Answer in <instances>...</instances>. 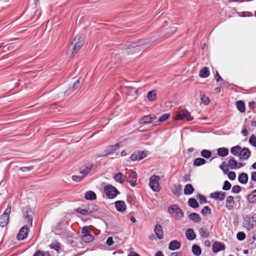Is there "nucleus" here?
<instances>
[{"label": "nucleus", "instance_id": "obj_1", "mask_svg": "<svg viewBox=\"0 0 256 256\" xmlns=\"http://www.w3.org/2000/svg\"><path fill=\"white\" fill-rule=\"evenodd\" d=\"M84 44V37L78 35L72 40L69 50L72 53H76Z\"/></svg>", "mask_w": 256, "mask_h": 256}, {"label": "nucleus", "instance_id": "obj_2", "mask_svg": "<svg viewBox=\"0 0 256 256\" xmlns=\"http://www.w3.org/2000/svg\"><path fill=\"white\" fill-rule=\"evenodd\" d=\"M148 43L146 40H140L136 42H133L132 44H129L126 50V53L133 54L136 52L140 49V46H144Z\"/></svg>", "mask_w": 256, "mask_h": 256}, {"label": "nucleus", "instance_id": "obj_3", "mask_svg": "<svg viewBox=\"0 0 256 256\" xmlns=\"http://www.w3.org/2000/svg\"><path fill=\"white\" fill-rule=\"evenodd\" d=\"M25 223L30 226H32L34 213L29 206H25L22 209Z\"/></svg>", "mask_w": 256, "mask_h": 256}, {"label": "nucleus", "instance_id": "obj_4", "mask_svg": "<svg viewBox=\"0 0 256 256\" xmlns=\"http://www.w3.org/2000/svg\"><path fill=\"white\" fill-rule=\"evenodd\" d=\"M168 212L178 220H180L184 216V212L177 205L174 204L170 206L168 208Z\"/></svg>", "mask_w": 256, "mask_h": 256}, {"label": "nucleus", "instance_id": "obj_5", "mask_svg": "<svg viewBox=\"0 0 256 256\" xmlns=\"http://www.w3.org/2000/svg\"><path fill=\"white\" fill-rule=\"evenodd\" d=\"M104 192L108 198H115L120 192L113 186L108 184L104 188Z\"/></svg>", "mask_w": 256, "mask_h": 256}, {"label": "nucleus", "instance_id": "obj_6", "mask_svg": "<svg viewBox=\"0 0 256 256\" xmlns=\"http://www.w3.org/2000/svg\"><path fill=\"white\" fill-rule=\"evenodd\" d=\"M11 211V204L10 203L8 205L7 208L4 212L0 217V226L4 227L8 224L10 218V214Z\"/></svg>", "mask_w": 256, "mask_h": 256}, {"label": "nucleus", "instance_id": "obj_7", "mask_svg": "<svg viewBox=\"0 0 256 256\" xmlns=\"http://www.w3.org/2000/svg\"><path fill=\"white\" fill-rule=\"evenodd\" d=\"M160 180V176L156 175H153L150 178L149 185L152 190L154 192H159L160 190L159 184Z\"/></svg>", "mask_w": 256, "mask_h": 256}, {"label": "nucleus", "instance_id": "obj_8", "mask_svg": "<svg viewBox=\"0 0 256 256\" xmlns=\"http://www.w3.org/2000/svg\"><path fill=\"white\" fill-rule=\"evenodd\" d=\"M148 152L146 151H136L130 156L132 161L140 160L146 157Z\"/></svg>", "mask_w": 256, "mask_h": 256}, {"label": "nucleus", "instance_id": "obj_9", "mask_svg": "<svg viewBox=\"0 0 256 256\" xmlns=\"http://www.w3.org/2000/svg\"><path fill=\"white\" fill-rule=\"evenodd\" d=\"M28 226V224H26L24 226L20 228L16 236L18 240H23L27 237L30 232Z\"/></svg>", "mask_w": 256, "mask_h": 256}, {"label": "nucleus", "instance_id": "obj_10", "mask_svg": "<svg viewBox=\"0 0 256 256\" xmlns=\"http://www.w3.org/2000/svg\"><path fill=\"white\" fill-rule=\"evenodd\" d=\"M97 210L96 206L94 204H92L88 206V208H84L82 209V208H78L76 210V211L84 216H88L93 212H96Z\"/></svg>", "mask_w": 256, "mask_h": 256}, {"label": "nucleus", "instance_id": "obj_11", "mask_svg": "<svg viewBox=\"0 0 256 256\" xmlns=\"http://www.w3.org/2000/svg\"><path fill=\"white\" fill-rule=\"evenodd\" d=\"M243 224L247 230H250L256 225V222L253 219L252 216L250 217L247 216L244 218Z\"/></svg>", "mask_w": 256, "mask_h": 256}, {"label": "nucleus", "instance_id": "obj_12", "mask_svg": "<svg viewBox=\"0 0 256 256\" xmlns=\"http://www.w3.org/2000/svg\"><path fill=\"white\" fill-rule=\"evenodd\" d=\"M93 167V163L88 162L80 168V172L85 177L91 171Z\"/></svg>", "mask_w": 256, "mask_h": 256}, {"label": "nucleus", "instance_id": "obj_13", "mask_svg": "<svg viewBox=\"0 0 256 256\" xmlns=\"http://www.w3.org/2000/svg\"><path fill=\"white\" fill-rule=\"evenodd\" d=\"M226 194L222 192H215L210 194V198L215 200L222 201L224 200Z\"/></svg>", "mask_w": 256, "mask_h": 256}, {"label": "nucleus", "instance_id": "obj_14", "mask_svg": "<svg viewBox=\"0 0 256 256\" xmlns=\"http://www.w3.org/2000/svg\"><path fill=\"white\" fill-rule=\"evenodd\" d=\"M82 83L80 82V80L78 79L76 82L74 83L72 88H70L68 90L64 92V94L68 96L71 94L74 91L78 90L82 86Z\"/></svg>", "mask_w": 256, "mask_h": 256}, {"label": "nucleus", "instance_id": "obj_15", "mask_svg": "<svg viewBox=\"0 0 256 256\" xmlns=\"http://www.w3.org/2000/svg\"><path fill=\"white\" fill-rule=\"evenodd\" d=\"M126 176L120 172L116 174L113 176L114 180L120 184H123L126 182Z\"/></svg>", "mask_w": 256, "mask_h": 256}, {"label": "nucleus", "instance_id": "obj_16", "mask_svg": "<svg viewBox=\"0 0 256 256\" xmlns=\"http://www.w3.org/2000/svg\"><path fill=\"white\" fill-rule=\"evenodd\" d=\"M225 249V246L220 242H216L212 246V250L213 252L216 254L221 250Z\"/></svg>", "mask_w": 256, "mask_h": 256}, {"label": "nucleus", "instance_id": "obj_17", "mask_svg": "<svg viewBox=\"0 0 256 256\" xmlns=\"http://www.w3.org/2000/svg\"><path fill=\"white\" fill-rule=\"evenodd\" d=\"M120 144L117 143L115 144L110 146L104 150L105 154L102 156H108L114 153L120 148Z\"/></svg>", "mask_w": 256, "mask_h": 256}, {"label": "nucleus", "instance_id": "obj_18", "mask_svg": "<svg viewBox=\"0 0 256 256\" xmlns=\"http://www.w3.org/2000/svg\"><path fill=\"white\" fill-rule=\"evenodd\" d=\"M250 151L247 148H244L241 150L239 154V158L240 160L244 159L248 160L250 156Z\"/></svg>", "mask_w": 256, "mask_h": 256}, {"label": "nucleus", "instance_id": "obj_19", "mask_svg": "<svg viewBox=\"0 0 256 256\" xmlns=\"http://www.w3.org/2000/svg\"><path fill=\"white\" fill-rule=\"evenodd\" d=\"M156 118V116L154 114L145 116L140 120V123L141 124H149Z\"/></svg>", "mask_w": 256, "mask_h": 256}, {"label": "nucleus", "instance_id": "obj_20", "mask_svg": "<svg viewBox=\"0 0 256 256\" xmlns=\"http://www.w3.org/2000/svg\"><path fill=\"white\" fill-rule=\"evenodd\" d=\"M154 232L156 236L158 239L160 240L163 238L164 232L161 225L158 224H156V226H154Z\"/></svg>", "mask_w": 256, "mask_h": 256}, {"label": "nucleus", "instance_id": "obj_21", "mask_svg": "<svg viewBox=\"0 0 256 256\" xmlns=\"http://www.w3.org/2000/svg\"><path fill=\"white\" fill-rule=\"evenodd\" d=\"M115 206L116 210L119 212H124L126 208L125 202L122 200H118L116 202Z\"/></svg>", "mask_w": 256, "mask_h": 256}, {"label": "nucleus", "instance_id": "obj_22", "mask_svg": "<svg viewBox=\"0 0 256 256\" xmlns=\"http://www.w3.org/2000/svg\"><path fill=\"white\" fill-rule=\"evenodd\" d=\"M234 201L232 196H228L226 199V207L228 210H232L234 206Z\"/></svg>", "mask_w": 256, "mask_h": 256}, {"label": "nucleus", "instance_id": "obj_23", "mask_svg": "<svg viewBox=\"0 0 256 256\" xmlns=\"http://www.w3.org/2000/svg\"><path fill=\"white\" fill-rule=\"evenodd\" d=\"M186 236L189 240H192L196 238V235L192 228H188L185 232Z\"/></svg>", "mask_w": 256, "mask_h": 256}, {"label": "nucleus", "instance_id": "obj_24", "mask_svg": "<svg viewBox=\"0 0 256 256\" xmlns=\"http://www.w3.org/2000/svg\"><path fill=\"white\" fill-rule=\"evenodd\" d=\"M248 176L247 174L242 172L238 176V180L239 182L242 184H246L248 183Z\"/></svg>", "mask_w": 256, "mask_h": 256}, {"label": "nucleus", "instance_id": "obj_25", "mask_svg": "<svg viewBox=\"0 0 256 256\" xmlns=\"http://www.w3.org/2000/svg\"><path fill=\"white\" fill-rule=\"evenodd\" d=\"M180 247V243L176 240L171 241L168 245V248L170 250H178Z\"/></svg>", "mask_w": 256, "mask_h": 256}, {"label": "nucleus", "instance_id": "obj_26", "mask_svg": "<svg viewBox=\"0 0 256 256\" xmlns=\"http://www.w3.org/2000/svg\"><path fill=\"white\" fill-rule=\"evenodd\" d=\"M229 150L224 147L220 148L217 150V154L220 157H225L228 154Z\"/></svg>", "mask_w": 256, "mask_h": 256}, {"label": "nucleus", "instance_id": "obj_27", "mask_svg": "<svg viewBox=\"0 0 256 256\" xmlns=\"http://www.w3.org/2000/svg\"><path fill=\"white\" fill-rule=\"evenodd\" d=\"M194 191V188L191 184H186L184 190V192L185 195H190L192 194Z\"/></svg>", "mask_w": 256, "mask_h": 256}, {"label": "nucleus", "instance_id": "obj_28", "mask_svg": "<svg viewBox=\"0 0 256 256\" xmlns=\"http://www.w3.org/2000/svg\"><path fill=\"white\" fill-rule=\"evenodd\" d=\"M247 200L250 204H256V189L248 196Z\"/></svg>", "mask_w": 256, "mask_h": 256}, {"label": "nucleus", "instance_id": "obj_29", "mask_svg": "<svg viewBox=\"0 0 256 256\" xmlns=\"http://www.w3.org/2000/svg\"><path fill=\"white\" fill-rule=\"evenodd\" d=\"M238 164V162L232 157L228 160L227 167H229L232 170L236 169Z\"/></svg>", "mask_w": 256, "mask_h": 256}, {"label": "nucleus", "instance_id": "obj_30", "mask_svg": "<svg viewBox=\"0 0 256 256\" xmlns=\"http://www.w3.org/2000/svg\"><path fill=\"white\" fill-rule=\"evenodd\" d=\"M198 232L200 236L203 238H206L210 236V232L206 228H200Z\"/></svg>", "mask_w": 256, "mask_h": 256}, {"label": "nucleus", "instance_id": "obj_31", "mask_svg": "<svg viewBox=\"0 0 256 256\" xmlns=\"http://www.w3.org/2000/svg\"><path fill=\"white\" fill-rule=\"evenodd\" d=\"M84 198L87 200H93L96 199V194L92 190H89L86 192Z\"/></svg>", "mask_w": 256, "mask_h": 256}, {"label": "nucleus", "instance_id": "obj_32", "mask_svg": "<svg viewBox=\"0 0 256 256\" xmlns=\"http://www.w3.org/2000/svg\"><path fill=\"white\" fill-rule=\"evenodd\" d=\"M210 70L207 67H204L202 68L199 74V76L200 78H206L210 76Z\"/></svg>", "mask_w": 256, "mask_h": 256}, {"label": "nucleus", "instance_id": "obj_33", "mask_svg": "<svg viewBox=\"0 0 256 256\" xmlns=\"http://www.w3.org/2000/svg\"><path fill=\"white\" fill-rule=\"evenodd\" d=\"M189 218L196 222H198L201 220V218L200 216L195 212H192L188 216Z\"/></svg>", "mask_w": 256, "mask_h": 256}, {"label": "nucleus", "instance_id": "obj_34", "mask_svg": "<svg viewBox=\"0 0 256 256\" xmlns=\"http://www.w3.org/2000/svg\"><path fill=\"white\" fill-rule=\"evenodd\" d=\"M192 250L193 254L196 256H200L202 254V250L200 246L196 244L192 246Z\"/></svg>", "mask_w": 256, "mask_h": 256}, {"label": "nucleus", "instance_id": "obj_35", "mask_svg": "<svg viewBox=\"0 0 256 256\" xmlns=\"http://www.w3.org/2000/svg\"><path fill=\"white\" fill-rule=\"evenodd\" d=\"M206 163V161L203 158H196L194 161V165L196 166H200Z\"/></svg>", "mask_w": 256, "mask_h": 256}, {"label": "nucleus", "instance_id": "obj_36", "mask_svg": "<svg viewBox=\"0 0 256 256\" xmlns=\"http://www.w3.org/2000/svg\"><path fill=\"white\" fill-rule=\"evenodd\" d=\"M236 106L238 110L241 112H244L246 110L245 104L243 101L238 100L236 102Z\"/></svg>", "mask_w": 256, "mask_h": 256}, {"label": "nucleus", "instance_id": "obj_37", "mask_svg": "<svg viewBox=\"0 0 256 256\" xmlns=\"http://www.w3.org/2000/svg\"><path fill=\"white\" fill-rule=\"evenodd\" d=\"M182 186L181 184L176 185L174 186L172 192L174 195L180 196L182 194Z\"/></svg>", "mask_w": 256, "mask_h": 256}, {"label": "nucleus", "instance_id": "obj_38", "mask_svg": "<svg viewBox=\"0 0 256 256\" xmlns=\"http://www.w3.org/2000/svg\"><path fill=\"white\" fill-rule=\"evenodd\" d=\"M188 204L190 206L194 208H197L199 206L198 202L194 198H190L188 200Z\"/></svg>", "mask_w": 256, "mask_h": 256}, {"label": "nucleus", "instance_id": "obj_39", "mask_svg": "<svg viewBox=\"0 0 256 256\" xmlns=\"http://www.w3.org/2000/svg\"><path fill=\"white\" fill-rule=\"evenodd\" d=\"M241 150V147L240 146H233L230 149V152L234 156H239Z\"/></svg>", "mask_w": 256, "mask_h": 256}, {"label": "nucleus", "instance_id": "obj_40", "mask_svg": "<svg viewBox=\"0 0 256 256\" xmlns=\"http://www.w3.org/2000/svg\"><path fill=\"white\" fill-rule=\"evenodd\" d=\"M156 90H153L150 91L148 93L147 98L150 101H154L156 100Z\"/></svg>", "mask_w": 256, "mask_h": 256}, {"label": "nucleus", "instance_id": "obj_41", "mask_svg": "<svg viewBox=\"0 0 256 256\" xmlns=\"http://www.w3.org/2000/svg\"><path fill=\"white\" fill-rule=\"evenodd\" d=\"M212 152L210 150H203L200 152V156L205 158H209L212 156Z\"/></svg>", "mask_w": 256, "mask_h": 256}, {"label": "nucleus", "instance_id": "obj_42", "mask_svg": "<svg viewBox=\"0 0 256 256\" xmlns=\"http://www.w3.org/2000/svg\"><path fill=\"white\" fill-rule=\"evenodd\" d=\"M94 236L91 234L88 235H82V240L85 242H92L94 240Z\"/></svg>", "mask_w": 256, "mask_h": 256}, {"label": "nucleus", "instance_id": "obj_43", "mask_svg": "<svg viewBox=\"0 0 256 256\" xmlns=\"http://www.w3.org/2000/svg\"><path fill=\"white\" fill-rule=\"evenodd\" d=\"M50 248L58 252L61 249L60 244L56 241L54 242L51 243Z\"/></svg>", "mask_w": 256, "mask_h": 256}, {"label": "nucleus", "instance_id": "obj_44", "mask_svg": "<svg viewBox=\"0 0 256 256\" xmlns=\"http://www.w3.org/2000/svg\"><path fill=\"white\" fill-rule=\"evenodd\" d=\"M184 118H188V121H192L193 118L190 116V113L187 110H182Z\"/></svg>", "mask_w": 256, "mask_h": 256}, {"label": "nucleus", "instance_id": "obj_45", "mask_svg": "<svg viewBox=\"0 0 256 256\" xmlns=\"http://www.w3.org/2000/svg\"><path fill=\"white\" fill-rule=\"evenodd\" d=\"M203 215L210 214L212 212L211 208L208 206H205L200 212Z\"/></svg>", "mask_w": 256, "mask_h": 256}, {"label": "nucleus", "instance_id": "obj_46", "mask_svg": "<svg viewBox=\"0 0 256 256\" xmlns=\"http://www.w3.org/2000/svg\"><path fill=\"white\" fill-rule=\"evenodd\" d=\"M33 256H50V254L48 252H41L38 250L36 251Z\"/></svg>", "mask_w": 256, "mask_h": 256}, {"label": "nucleus", "instance_id": "obj_47", "mask_svg": "<svg viewBox=\"0 0 256 256\" xmlns=\"http://www.w3.org/2000/svg\"><path fill=\"white\" fill-rule=\"evenodd\" d=\"M81 232L82 235H88L90 234V228L88 226H84L82 228Z\"/></svg>", "mask_w": 256, "mask_h": 256}, {"label": "nucleus", "instance_id": "obj_48", "mask_svg": "<svg viewBox=\"0 0 256 256\" xmlns=\"http://www.w3.org/2000/svg\"><path fill=\"white\" fill-rule=\"evenodd\" d=\"M228 165L227 164L224 162L220 166V168L222 170L224 174H226L228 172V167H227Z\"/></svg>", "mask_w": 256, "mask_h": 256}, {"label": "nucleus", "instance_id": "obj_49", "mask_svg": "<svg viewBox=\"0 0 256 256\" xmlns=\"http://www.w3.org/2000/svg\"><path fill=\"white\" fill-rule=\"evenodd\" d=\"M170 116V114H162L158 119V121L160 122H164L168 120Z\"/></svg>", "mask_w": 256, "mask_h": 256}, {"label": "nucleus", "instance_id": "obj_50", "mask_svg": "<svg viewBox=\"0 0 256 256\" xmlns=\"http://www.w3.org/2000/svg\"><path fill=\"white\" fill-rule=\"evenodd\" d=\"M215 79L217 82H220L222 81L224 84H228V82H226L224 80H223V79L222 78L221 76L220 75V74L218 71H216V72Z\"/></svg>", "mask_w": 256, "mask_h": 256}, {"label": "nucleus", "instance_id": "obj_51", "mask_svg": "<svg viewBox=\"0 0 256 256\" xmlns=\"http://www.w3.org/2000/svg\"><path fill=\"white\" fill-rule=\"evenodd\" d=\"M231 186H232V185H231L230 183L228 181L226 180L224 182V186L222 188V189L224 190H228L231 188Z\"/></svg>", "mask_w": 256, "mask_h": 256}, {"label": "nucleus", "instance_id": "obj_52", "mask_svg": "<svg viewBox=\"0 0 256 256\" xmlns=\"http://www.w3.org/2000/svg\"><path fill=\"white\" fill-rule=\"evenodd\" d=\"M236 238L238 240L242 241L245 239L246 234L242 232H240L237 234Z\"/></svg>", "mask_w": 256, "mask_h": 256}, {"label": "nucleus", "instance_id": "obj_53", "mask_svg": "<svg viewBox=\"0 0 256 256\" xmlns=\"http://www.w3.org/2000/svg\"><path fill=\"white\" fill-rule=\"evenodd\" d=\"M249 142L252 146L254 147L256 146V136L255 135L253 134L250 136L249 139Z\"/></svg>", "mask_w": 256, "mask_h": 256}, {"label": "nucleus", "instance_id": "obj_54", "mask_svg": "<svg viewBox=\"0 0 256 256\" xmlns=\"http://www.w3.org/2000/svg\"><path fill=\"white\" fill-rule=\"evenodd\" d=\"M197 198L199 200L201 204H205L206 202V198L202 194H198L197 195Z\"/></svg>", "mask_w": 256, "mask_h": 256}, {"label": "nucleus", "instance_id": "obj_55", "mask_svg": "<svg viewBox=\"0 0 256 256\" xmlns=\"http://www.w3.org/2000/svg\"><path fill=\"white\" fill-rule=\"evenodd\" d=\"M201 100L205 105L208 104L210 102L209 98L204 95L202 96L201 94Z\"/></svg>", "mask_w": 256, "mask_h": 256}, {"label": "nucleus", "instance_id": "obj_56", "mask_svg": "<svg viewBox=\"0 0 256 256\" xmlns=\"http://www.w3.org/2000/svg\"><path fill=\"white\" fill-rule=\"evenodd\" d=\"M241 190V187L238 185L234 186L232 188V192L234 194H238Z\"/></svg>", "mask_w": 256, "mask_h": 256}, {"label": "nucleus", "instance_id": "obj_57", "mask_svg": "<svg viewBox=\"0 0 256 256\" xmlns=\"http://www.w3.org/2000/svg\"><path fill=\"white\" fill-rule=\"evenodd\" d=\"M84 176H73L72 178V180L76 182H78L81 181L84 178Z\"/></svg>", "mask_w": 256, "mask_h": 256}, {"label": "nucleus", "instance_id": "obj_58", "mask_svg": "<svg viewBox=\"0 0 256 256\" xmlns=\"http://www.w3.org/2000/svg\"><path fill=\"white\" fill-rule=\"evenodd\" d=\"M228 178L232 180H234L236 179V174L234 172H230L228 174Z\"/></svg>", "mask_w": 256, "mask_h": 256}, {"label": "nucleus", "instance_id": "obj_59", "mask_svg": "<svg viewBox=\"0 0 256 256\" xmlns=\"http://www.w3.org/2000/svg\"><path fill=\"white\" fill-rule=\"evenodd\" d=\"M184 117L182 114V111L180 110L178 114L176 115L175 118L177 120H181L184 119Z\"/></svg>", "mask_w": 256, "mask_h": 256}, {"label": "nucleus", "instance_id": "obj_60", "mask_svg": "<svg viewBox=\"0 0 256 256\" xmlns=\"http://www.w3.org/2000/svg\"><path fill=\"white\" fill-rule=\"evenodd\" d=\"M34 168L33 166H24L20 168V170L23 172L30 171Z\"/></svg>", "mask_w": 256, "mask_h": 256}, {"label": "nucleus", "instance_id": "obj_61", "mask_svg": "<svg viewBox=\"0 0 256 256\" xmlns=\"http://www.w3.org/2000/svg\"><path fill=\"white\" fill-rule=\"evenodd\" d=\"M128 177L132 180H136L137 178V174L134 171H132L131 173L128 175Z\"/></svg>", "mask_w": 256, "mask_h": 256}, {"label": "nucleus", "instance_id": "obj_62", "mask_svg": "<svg viewBox=\"0 0 256 256\" xmlns=\"http://www.w3.org/2000/svg\"><path fill=\"white\" fill-rule=\"evenodd\" d=\"M106 244L108 246H111L114 244V241L112 237H108L106 240Z\"/></svg>", "mask_w": 256, "mask_h": 256}, {"label": "nucleus", "instance_id": "obj_63", "mask_svg": "<svg viewBox=\"0 0 256 256\" xmlns=\"http://www.w3.org/2000/svg\"><path fill=\"white\" fill-rule=\"evenodd\" d=\"M255 105H256V102L254 101L250 102L248 103V107L250 109H254V108Z\"/></svg>", "mask_w": 256, "mask_h": 256}, {"label": "nucleus", "instance_id": "obj_64", "mask_svg": "<svg viewBox=\"0 0 256 256\" xmlns=\"http://www.w3.org/2000/svg\"><path fill=\"white\" fill-rule=\"evenodd\" d=\"M251 180L254 182H256V172H252Z\"/></svg>", "mask_w": 256, "mask_h": 256}]
</instances>
